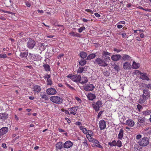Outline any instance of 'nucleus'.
Returning <instances> with one entry per match:
<instances>
[{"mask_svg":"<svg viewBox=\"0 0 151 151\" xmlns=\"http://www.w3.org/2000/svg\"><path fill=\"white\" fill-rule=\"evenodd\" d=\"M28 58L30 61H35L37 60V56L35 54L29 53Z\"/></svg>","mask_w":151,"mask_h":151,"instance_id":"6ab92c4d","label":"nucleus"},{"mask_svg":"<svg viewBox=\"0 0 151 151\" xmlns=\"http://www.w3.org/2000/svg\"><path fill=\"white\" fill-rule=\"evenodd\" d=\"M44 75V76H43V78L45 80H46V79L47 80V79L50 78L51 77V75H50L45 74Z\"/></svg>","mask_w":151,"mask_h":151,"instance_id":"37998d69","label":"nucleus"},{"mask_svg":"<svg viewBox=\"0 0 151 151\" xmlns=\"http://www.w3.org/2000/svg\"><path fill=\"white\" fill-rule=\"evenodd\" d=\"M78 106H75L68 109L70 111V113L74 115L76 114V111L78 109Z\"/></svg>","mask_w":151,"mask_h":151,"instance_id":"2eb2a0df","label":"nucleus"},{"mask_svg":"<svg viewBox=\"0 0 151 151\" xmlns=\"http://www.w3.org/2000/svg\"><path fill=\"white\" fill-rule=\"evenodd\" d=\"M73 143L71 141L68 140L65 142L63 144V147L65 148H69L72 146Z\"/></svg>","mask_w":151,"mask_h":151,"instance_id":"f3484780","label":"nucleus"},{"mask_svg":"<svg viewBox=\"0 0 151 151\" xmlns=\"http://www.w3.org/2000/svg\"><path fill=\"white\" fill-rule=\"evenodd\" d=\"M75 99L79 102V103H81L82 101L81 99L78 97H75Z\"/></svg>","mask_w":151,"mask_h":151,"instance_id":"603ef678","label":"nucleus"},{"mask_svg":"<svg viewBox=\"0 0 151 151\" xmlns=\"http://www.w3.org/2000/svg\"><path fill=\"white\" fill-rule=\"evenodd\" d=\"M36 44L35 41L31 38H29L27 42V47L30 49H32Z\"/></svg>","mask_w":151,"mask_h":151,"instance_id":"6e6552de","label":"nucleus"},{"mask_svg":"<svg viewBox=\"0 0 151 151\" xmlns=\"http://www.w3.org/2000/svg\"><path fill=\"white\" fill-rule=\"evenodd\" d=\"M97 17H100V15L97 13H95L94 14Z\"/></svg>","mask_w":151,"mask_h":151,"instance_id":"0e129e2a","label":"nucleus"},{"mask_svg":"<svg viewBox=\"0 0 151 151\" xmlns=\"http://www.w3.org/2000/svg\"><path fill=\"white\" fill-rule=\"evenodd\" d=\"M143 114L145 116L150 115L151 114V110H147L142 112Z\"/></svg>","mask_w":151,"mask_h":151,"instance_id":"e433bc0d","label":"nucleus"},{"mask_svg":"<svg viewBox=\"0 0 151 151\" xmlns=\"http://www.w3.org/2000/svg\"><path fill=\"white\" fill-rule=\"evenodd\" d=\"M65 84L71 90H75V89L73 87L71 86L70 85L68 84L67 83H66Z\"/></svg>","mask_w":151,"mask_h":151,"instance_id":"de8ad7c7","label":"nucleus"},{"mask_svg":"<svg viewBox=\"0 0 151 151\" xmlns=\"http://www.w3.org/2000/svg\"><path fill=\"white\" fill-rule=\"evenodd\" d=\"M84 68L79 67L78 69L77 73V74L82 73L84 71Z\"/></svg>","mask_w":151,"mask_h":151,"instance_id":"4c0bfd02","label":"nucleus"},{"mask_svg":"<svg viewBox=\"0 0 151 151\" xmlns=\"http://www.w3.org/2000/svg\"><path fill=\"white\" fill-rule=\"evenodd\" d=\"M104 111H101L99 112L97 116V117L98 118H99L100 117Z\"/></svg>","mask_w":151,"mask_h":151,"instance_id":"8fccbe9b","label":"nucleus"},{"mask_svg":"<svg viewBox=\"0 0 151 151\" xmlns=\"http://www.w3.org/2000/svg\"><path fill=\"white\" fill-rule=\"evenodd\" d=\"M88 133L86 134V137L88 139L89 141H91L96 139L92 137L93 135V132L91 130H88Z\"/></svg>","mask_w":151,"mask_h":151,"instance_id":"ddd939ff","label":"nucleus"},{"mask_svg":"<svg viewBox=\"0 0 151 151\" xmlns=\"http://www.w3.org/2000/svg\"><path fill=\"white\" fill-rule=\"evenodd\" d=\"M64 56V54H60L58 57V58L59 59L60 58H61L62 57H63Z\"/></svg>","mask_w":151,"mask_h":151,"instance_id":"338daca9","label":"nucleus"},{"mask_svg":"<svg viewBox=\"0 0 151 151\" xmlns=\"http://www.w3.org/2000/svg\"><path fill=\"white\" fill-rule=\"evenodd\" d=\"M63 147V144L61 142H58L55 145V148L57 151L61 150Z\"/></svg>","mask_w":151,"mask_h":151,"instance_id":"dca6fc26","label":"nucleus"},{"mask_svg":"<svg viewBox=\"0 0 151 151\" xmlns=\"http://www.w3.org/2000/svg\"><path fill=\"white\" fill-rule=\"evenodd\" d=\"M89 142L94 143V144L91 145V146L92 147L94 148L98 147L101 149H103V147L102 145H101V143L96 139L92 140Z\"/></svg>","mask_w":151,"mask_h":151,"instance_id":"423d86ee","label":"nucleus"},{"mask_svg":"<svg viewBox=\"0 0 151 151\" xmlns=\"http://www.w3.org/2000/svg\"><path fill=\"white\" fill-rule=\"evenodd\" d=\"M88 81V80L87 77L82 76V78H81V81L80 83L82 85L85 84L87 83Z\"/></svg>","mask_w":151,"mask_h":151,"instance_id":"a878e982","label":"nucleus"},{"mask_svg":"<svg viewBox=\"0 0 151 151\" xmlns=\"http://www.w3.org/2000/svg\"><path fill=\"white\" fill-rule=\"evenodd\" d=\"M111 54L110 53H109L107 51H104L102 52V55L103 57H106V56L107 55H110Z\"/></svg>","mask_w":151,"mask_h":151,"instance_id":"58836bf2","label":"nucleus"},{"mask_svg":"<svg viewBox=\"0 0 151 151\" xmlns=\"http://www.w3.org/2000/svg\"><path fill=\"white\" fill-rule=\"evenodd\" d=\"M28 53L26 52H21L19 55V56L21 58H26L28 55Z\"/></svg>","mask_w":151,"mask_h":151,"instance_id":"bb28decb","label":"nucleus"},{"mask_svg":"<svg viewBox=\"0 0 151 151\" xmlns=\"http://www.w3.org/2000/svg\"><path fill=\"white\" fill-rule=\"evenodd\" d=\"M47 85H51L52 84V81L51 79L50 78L46 80Z\"/></svg>","mask_w":151,"mask_h":151,"instance_id":"79ce46f5","label":"nucleus"},{"mask_svg":"<svg viewBox=\"0 0 151 151\" xmlns=\"http://www.w3.org/2000/svg\"><path fill=\"white\" fill-rule=\"evenodd\" d=\"M134 72V74L136 75H141V74H142V73L140 71L137 70H135Z\"/></svg>","mask_w":151,"mask_h":151,"instance_id":"a18cd8bd","label":"nucleus"},{"mask_svg":"<svg viewBox=\"0 0 151 151\" xmlns=\"http://www.w3.org/2000/svg\"><path fill=\"white\" fill-rule=\"evenodd\" d=\"M86 28L84 25H83L78 29V32L79 33H81Z\"/></svg>","mask_w":151,"mask_h":151,"instance_id":"a19ab883","label":"nucleus"},{"mask_svg":"<svg viewBox=\"0 0 151 151\" xmlns=\"http://www.w3.org/2000/svg\"><path fill=\"white\" fill-rule=\"evenodd\" d=\"M124 131L122 129H120L119 131V133L118 135V138L119 139L121 140L124 136Z\"/></svg>","mask_w":151,"mask_h":151,"instance_id":"4be33fe9","label":"nucleus"},{"mask_svg":"<svg viewBox=\"0 0 151 151\" xmlns=\"http://www.w3.org/2000/svg\"><path fill=\"white\" fill-rule=\"evenodd\" d=\"M142 106L139 104H138V105H137V108L138 109V111H140V109H142Z\"/></svg>","mask_w":151,"mask_h":151,"instance_id":"3c124183","label":"nucleus"},{"mask_svg":"<svg viewBox=\"0 0 151 151\" xmlns=\"http://www.w3.org/2000/svg\"><path fill=\"white\" fill-rule=\"evenodd\" d=\"M140 78L143 80H149V78L145 73H142L140 77Z\"/></svg>","mask_w":151,"mask_h":151,"instance_id":"5701e85b","label":"nucleus"},{"mask_svg":"<svg viewBox=\"0 0 151 151\" xmlns=\"http://www.w3.org/2000/svg\"><path fill=\"white\" fill-rule=\"evenodd\" d=\"M149 139L147 137H144L140 139L138 142L139 144L141 146H145L149 144Z\"/></svg>","mask_w":151,"mask_h":151,"instance_id":"0eeeda50","label":"nucleus"},{"mask_svg":"<svg viewBox=\"0 0 151 151\" xmlns=\"http://www.w3.org/2000/svg\"><path fill=\"white\" fill-rule=\"evenodd\" d=\"M123 38H126L127 37V35L126 33H122L121 34Z\"/></svg>","mask_w":151,"mask_h":151,"instance_id":"680f3d73","label":"nucleus"},{"mask_svg":"<svg viewBox=\"0 0 151 151\" xmlns=\"http://www.w3.org/2000/svg\"><path fill=\"white\" fill-rule=\"evenodd\" d=\"M32 89L35 94H38L41 91V89L40 86L35 85L33 86Z\"/></svg>","mask_w":151,"mask_h":151,"instance_id":"4468645a","label":"nucleus"},{"mask_svg":"<svg viewBox=\"0 0 151 151\" xmlns=\"http://www.w3.org/2000/svg\"><path fill=\"white\" fill-rule=\"evenodd\" d=\"M138 122L137 123V126H143L145 123V119L142 116H138L137 118Z\"/></svg>","mask_w":151,"mask_h":151,"instance_id":"1a4fd4ad","label":"nucleus"},{"mask_svg":"<svg viewBox=\"0 0 151 151\" xmlns=\"http://www.w3.org/2000/svg\"><path fill=\"white\" fill-rule=\"evenodd\" d=\"M147 88L151 89V84H149L147 85H146Z\"/></svg>","mask_w":151,"mask_h":151,"instance_id":"052dcab7","label":"nucleus"},{"mask_svg":"<svg viewBox=\"0 0 151 151\" xmlns=\"http://www.w3.org/2000/svg\"><path fill=\"white\" fill-rule=\"evenodd\" d=\"M45 70L46 71H50V66L47 64H45L43 65Z\"/></svg>","mask_w":151,"mask_h":151,"instance_id":"473e14b6","label":"nucleus"},{"mask_svg":"<svg viewBox=\"0 0 151 151\" xmlns=\"http://www.w3.org/2000/svg\"><path fill=\"white\" fill-rule=\"evenodd\" d=\"M114 65L115 66L114 68V69L115 70H117L118 71L119 68V66L116 65Z\"/></svg>","mask_w":151,"mask_h":151,"instance_id":"4d7b16f0","label":"nucleus"},{"mask_svg":"<svg viewBox=\"0 0 151 151\" xmlns=\"http://www.w3.org/2000/svg\"><path fill=\"white\" fill-rule=\"evenodd\" d=\"M58 130L59 132H61V133L63 132H65V130L60 128H58Z\"/></svg>","mask_w":151,"mask_h":151,"instance_id":"864d4df0","label":"nucleus"},{"mask_svg":"<svg viewBox=\"0 0 151 151\" xmlns=\"http://www.w3.org/2000/svg\"><path fill=\"white\" fill-rule=\"evenodd\" d=\"M117 27L118 29H121L123 27V26L121 24H117Z\"/></svg>","mask_w":151,"mask_h":151,"instance_id":"774afa93","label":"nucleus"},{"mask_svg":"<svg viewBox=\"0 0 151 151\" xmlns=\"http://www.w3.org/2000/svg\"><path fill=\"white\" fill-rule=\"evenodd\" d=\"M93 62L95 64L98 65L99 66L104 67L108 65V64L106 63L104 60L99 58H96Z\"/></svg>","mask_w":151,"mask_h":151,"instance_id":"f03ea898","label":"nucleus"},{"mask_svg":"<svg viewBox=\"0 0 151 151\" xmlns=\"http://www.w3.org/2000/svg\"><path fill=\"white\" fill-rule=\"evenodd\" d=\"M106 122L104 120L102 119L99 122V125L101 130H103L106 128Z\"/></svg>","mask_w":151,"mask_h":151,"instance_id":"9b49d317","label":"nucleus"},{"mask_svg":"<svg viewBox=\"0 0 151 151\" xmlns=\"http://www.w3.org/2000/svg\"><path fill=\"white\" fill-rule=\"evenodd\" d=\"M87 97L88 100L91 101H93L96 98V95L91 93L88 94V95L87 96Z\"/></svg>","mask_w":151,"mask_h":151,"instance_id":"393cba45","label":"nucleus"},{"mask_svg":"<svg viewBox=\"0 0 151 151\" xmlns=\"http://www.w3.org/2000/svg\"><path fill=\"white\" fill-rule=\"evenodd\" d=\"M102 104V102L100 100H98L96 102H93L92 104V106L95 111L97 112L99 110L100 108L101 107Z\"/></svg>","mask_w":151,"mask_h":151,"instance_id":"20e7f679","label":"nucleus"},{"mask_svg":"<svg viewBox=\"0 0 151 151\" xmlns=\"http://www.w3.org/2000/svg\"><path fill=\"white\" fill-rule=\"evenodd\" d=\"M61 110L62 112H64L66 114H70L68 110L65 109H62Z\"/></svg>","mask_w":151,"mask_h":151,"instance_id":"49530a36","label":"nucleus"},{"mask_svg":"<svg viewBox=\"0 0 151 151\" xmlns=\"http://www.w3.org/2000/svg\"><path fill=\"white\" fill-rule=\"evenodd\" d=\"M126 124L129 126L133 127L134 125V122L132 120L129 119L127 120Z\"/></svg>","mask_w":151,"mask_h":151,"instance_id":"b1692460","label":"nucleus"},{"mask_svg":"<svg viewBox=\"0 0 151 151\" xmlns=\"http://www.w3.org/2000/svg\"><path fill=\"white\" fill-rule=\"evenodd\" d=\"M75 34V32H70L69 33V35L70 36H73V37H74Z\"/></svg>","mask_w":151,"mask_h":151,"instance_id":"69168bd1","label":"nucleus"},{"mask_svg":"<svg viewBox=\"0 0 151 151\" xmlns=\"http://www.w3.org/2000/svg\"><path fill=\"white\" fill-rule=\"evenodd\" d=\"M94 86L92 84L90 83L86 84L83 86V88L86 91H90L93 90Z\"/></svg>","mask_w":151,"mask_h":151,"instance_id":"9d476101","label":"nucleus"},{"mask_svg":"<svg viewBox=\"0 0 151 151\" xmlns=\"http://www.w3.org/2000/svg\"><path fill=\"white\" fill-rule=\"evenodd\" d=\"M86 60L82 59L79 62V64L81 66H82L86 64Z\"/></svg>","mask_w":151,"mask_h":151,"instance_id":"c9c22d12","label":"nucleus"},{"mask_svg":"<svg viewBox=\"0 0 151 151\" xmlns=\"http://www.w3.org/2000/svg\"><path fill=\"white\" fill-rule=\"evenodd\" d=\"M79 55L81 58H85L87 57V53L84 51L80 52Z\"/></svg>","mask_w":151,"mask_h":151,"instance_id":"c756f323","label":"nucleus"},{"mask_svg":"<svg viewBox=\"0 0 151 151\" xmlns=\"http://www.w3.org/2000/svg\"><path fill=\"white\" fill-rule=\"evenodd\" d=\"M139 63H137L134 61L132 65V68L134 69H137L139 68Z\"/></svg>","mask_w":151,"mask_h":151,"instance_id":"7c9ffc66","label":"nucleus"},{"mask_svg":"<svg viewBox=\"0 0 151 151\" xmlns=\"http://www.w3.org/2000/svg\"><path fill=\"white\" fill-rule=\"evenodd\" d=\"M85 10L88 12L91 13V14H93V11L91 9H86Z\"/></svg>","mask_w":151,"mask_h":151,"instance_id":"13d9d810","label":"nucleus"},{"mask_svg":"<svg viewBox=\"0 0 151 151\" xmlns=\"http://www.w3.org/2000/svg\"><path fill=\"white\" fill-rule=\"evenodd\" d=\"M142 137V135L141 134H138L136 136V139H139Z\"/></svg>","mask_w":151,"mask_h":151,"instance_id":"6e6d98bb","label":"nucleus"},{"mask_svg":"<svg viewBox=\"0 0 151 151\" xmlns=\"http://www.w3.org/2000/svg\"><path fill=\"white\" fill-rule=\"evenodd\" d=\"M84 145L86 147L88 146V142L87 139H84L83 140V142Z\"/></svg>","mask_w":151,"mask_h":151,"instance_id":"c03bdc74","label":"nucleus"},{"mask_svg":"<svg viewBox=\"0 0 151 151\" xmlns=\"http://www.w3.org/2000/svg\"><path fill=\"white\" fill-rule=\"evenodd\" d=\"M150 97L149 91L146 88L143 90V94L139 99V102L141 104H145L147 100Z\"/></svg>","mask_w":151,"mask_h":151,"instance_id":"f257e3e1","label":"nucleus"},{"mask_svg":"<svg viewBox=\"0 0 151 151\" xmlns=\"http://www.w3.org/2000/svg\"><path fill=\"white\" fill-rule=\"evenodd\" d=\"M131 59V57L127 55L124 54L122 57V59L124 61L129 60Z\"/></svg>","mask_w":151,"mask_h":151,"instance_id":"72a5a7b5","label":"nucleus"},{"mask_svg":"<svg viewBox=\"0 0 151 151\" xmlns=\"http://www.w3.org/2000/svg\"><path fill=\"white\" fill-rule=\"evenodd\" d=\"M79 129L81 130L82 132L85 134H86L88 133V131L86 128L83 126H81L79 127Z\"/></svg>","mask_w":151,"mask_h":151,"instance_id":"c85d7f7f","label":"nucleus"},{"mask_svg":"<svg viewBox=\"0 0 151 151\" xmlns=\"http://www.w3.org/2000/svg\"><path fill=\"white\" fill-rule=\"evenodd\" d=\"M96 57V55L94 53H91L86 58L88 60L93 59Z\"/></svg>","mask_w":151,"mask_h":151,"instance_id":"cd10ccee","label":"nucleus"},{"mask_svg":"<svg viewBox=\"0 0 151 151\" xmlns=\"http://www.w3.org/2000/svg\"><path fill=\"white\" fill-rule=\"evenodd\" d=\"M2 147L4 148H6L7 147L5 143H3L2 144Z\"/></svg>","mask_w":151,"mask_h":151,"instance_id":"e2e57ef3","label":"nucleus"},{"mask_svg":"<svg viewBox=\"0 0 151 151\" xmlns=\"http://www.w3.org/2000/svg\"><path fill=\"white\" fill-rule=\"evenodd\" d=\"M68 77L71 79L73 81L76 82V83H80L81 77L80 75H69L68 76Z\"/></svg>","mask_w":151,"mask_h":151,"instance_id":"7ed1b4c3","label":"nucleus"},{"mask_svg":"<svg viewBox=\"0 0 151 151\" xmlns=\"http://www.w3.org/2000/svg\"><path fill=\"white\" fill-rule=\"evenodd\" d=\"M40 96L42 99H45L46 100L48 99V97L45 92H41L40 94Z\"/></svg>","mask_w":151,"mask_h":151,"instance_id":"2f4dec72","label":"nucleus"},{"mask_svg":"<svg viewBox=\"0 0 151 151\" xmlns=\"http://www.w3.org/2000/svg\"><path fill=\"white\" fill-rule=\"evenodd\" d=\"M123 67L124 69L125 70L130 69L131 68V65L129 63L126 62L124 63Z\"/></svg>","mask_w":151,"mask_h":151,"instance_id":"412c9836","label":"nucleus"},{"mask_svg":"<svg viewBox=\"0 0 151 151\" xmlns=\"http://www.w3.org/2000/svg\"><path fill=\"white\" fill-rule=\"evenodd\" d=\"M122 57L120 55L117 54L113 55L111 57L112 60L114 61H117L120 59Z\"/></svg>","mask_w":151,"mask_h":151,"instance_id":"aec40b11","label":"nucleus"},{"mask_svg":"<svg viewBox=\"0 0 151 151\" xmlns=\"http://www.w3.org/2000/svg\"><path fill=\"white\" fill-rule=\"evenodd\" d=\"M116 142L115 140H113L112 142H109L108 145L110 147H114L116 146Z\"/></svg>","mask_w":151,"mask_h":151,"instance_id":"f704fd0d","label":"nucleus"},{"mask_svg":"<svg viewBox=\"0 0 151 151\" xmlns=\"http://www.w3.org/2000/svg\"><path fill=\"white\" fill-rule=\"evenodd\" d=\"M46 92L47 94L49 95H53L56 93L57 92L55 88H50L46 90Z\"/></svg>","mask_w":151,"mask_h":151,"instance_id":"f8f14e48","label":"nucleus"},{"mask_svg":"<svg viewBox=\"0 0 151 151\" xmlns=\"http://www.w3.org/2000/svg\"><path fill=\"white\" fill-rule=\"evenodd\" d=\"M81 35L80 34H79V33H75L74 37H81Z\"/></svg>","mask_w":151,"mask_h":151,"instance_id":"5fc2aeb1","label":"nucleus"},{"mask_svg":"<svg viewBox=\"0 0 151 151\" xmlns=\"http://www.w3.org/2000/svg\"><path fill=\"white\" fill-rule=\"evenodd\" d=\"M0 58H7V56L5 54H0Z\"/></svg>","mask_w":151,"mask_h":151,"instance_id":"09e8293b","label":"nucleus"},{"mask_svg":"<svg viewBox=\"0 0 151 151\" xmlns=\"http://www.w3.org/2000/svg\"><path fill=\"white\" fill-rule=\"evenodd\" d=\"M116 146L119 147H120L122 146V143L121 141L119 140H118L117 142H116Z\"/></svg>","mask_w":151,"mask_h":151,"instance_id":"ea45409f","label":"nucleus"},{"mask_svg":"<svg viewBox=\"0 0 151 151\" xmlns=\"http://www.w3.org/2000/svg\"><path fill=\"white\" fill-rule=\"evenodd\" d=\"M50 100L52 102L57 104H60L63 101L62 98L57 96H51L50 98Z\"/></svg>","mask_w":151,"mask_h":151,"instance_id":"39448f33","label":"nucleus"},{"mask_svg":"<svg viewBox=\"0 0 151 151\" xmlns=\"http://www.w3.org/2000/svg\"><path fill=\"white\" fill-rule=\"evenodd\" d=\"M8 128L7 127H3L0 129V136H2L6 134L8 132Z\"/></svg>","mask_w":151,"mask_h":151,"instance_id":"a211bd4d","label":"nucleus"},{"mask_svg":"<svg viewBox=\"0 0 151 151\" xmlns=\"http://www.w3.org/2000/svg\"><path fill=\"white\" fill-rule=\"evenodd\" d=\"M75 124L78 126H80L82 125V123L80 122H77L75 123Z\"/></svg>","mask_w":151,"mask_h":151,"instance_id":"bf43d9fd","label":"nucleus"}]
</instances>
